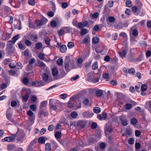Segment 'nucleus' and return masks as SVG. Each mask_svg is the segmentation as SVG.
I'll use <instances>...</instances> for the list:
<instances>
[{"label":"nucleus","instance_id":"1","mask_svg":"<svg viewBox=\"0 0 151 151\" xmlns=\"http://www.w3.org/2000/svg\"><path fill=\"white\" fill-rule=\"evenodd\" d=\"M68 106L70 108H72L75 106L77 108H80L81 107V103L78 100L76 102L73 99H70L69 101Z\"/></svg>","mask_w":151,"mask_h":151},{"label":"nucleus","instance_id":"2","mask_svg":"<svg viewBox=\"0 0 151 151\" xmlns=\"http://www.w3.org/2000/svg\"><path fill=\"white\" fill-rule=\"evenodd\" d=\"M95 50L97 52H100L102 55H104L107 52V48L106 47H99L96 48Z\"/></svg>","mask_w":151,"mask_h":151},{"label":"nucleus","instance_id":"3","mask_svg":"<svg viewBox=\"0 0 151 151\" xmlns=\"http://www.w3.org/2000/svg\"><path fill=\"white\" fill-rule=\"evenodd\" d=\"M47 21V20L46 19H43L40 20H37L35 21V24L37 28L38 27L45 24Z\"/></svg>","mask_w":151,"mask_h":151},{"label":"nucleus","instance_id":"4","mask_svg":"<svg viewBox=\"0 0 151 151\" xmlns=\"http://www.w3.org/2000/svg\"><path fill=\"white\" fill-rule=\"evenodd\" d=\"M56 102V101H54L52 99L50 100V108L53 109L55 111L58 110V106L55 104Z\"/></svg>","mask_w":151,"mask_h":151},{"label":"nucleus","instance_id":"5","mask_svg":"<svg viewBox=\"0 0 151 151\" xmlns=\"http://www.w3.org/2000/svg\"><path fill=\"white\" fill-rule=\"evenodd\" d=\"M19 35L18 34L17 35L14 36L12 39V40H9L8 41L9 45V47H10L11 48L12 47V44H14L16 41L19 38Z\"/></svg>","mask_w":151,"mask_h":151},{"label":"nucleus","instance_id":"6","mask_svg":"<svg viewBox=\"0 0 151 151\" xmlns=\"http://www.w3.org/2000/svg\"><path fill=\"white\" fill-rule=\"evenodd\" d=\"M70 62H69L68 60H67L65 63V70L67 72H68L71 69L74 68L70 67Z\"/></svg>","mask_w":151,"mask_h":151},{"label":"nucleus","instance_id":"7","mask_svg":"<svg viewBox=\"0 0 151 151\" xmlns=\"http://www.w3.org/2000/svg\"><path fill=\"white\" fill-rule=\"evenodd\" d=\"M119 119L122 124L124 126H126L128 124L127 120L125 119V116L122 115L119 116Z\"/></svg>","mask_w":151,"mask_h":151},{"label":"nucleus","instance_id":"8","mask_svg":"<svg viewBox=\"0 0 151 151\" xmlns=\"http://www.w3.org/2000/svg\"><path fill=\"white\" fill-rule=\"evenodd\" d=\"M98 119L100 120H106L107 118V114L106 113H102L101 114H99L97 116Z\"/></svg>","mask_w":151,"mask_h":151},{"label":"nucleus","instance_id":"9","mask_svg":"<svg viewBox=\"0 0 151 151\" xmlns=\"http://www.w3.org/2000/svg\"><path fill=\"white\" fill-rule=\"evenodd\" d=\"M93 114L92 112H90L88 111L84 112L82 114V115L84 117L86 118H89L92 117Z\"/></svg>","mask_w":151,"mask_h":151},{"label":"nucleus","instance_id":"10","mask_svg":"<svg viewBox=\"0 0 151 151\" xmlns=\"http://www.w3.org/2000/svg\"><path fill=\"white\" fill-rule=\"evenodd\" d=\"M90 39L89 35H87L84 37L82 41V43L85 45L88 44L90 42Z\"/></svg>","mask_w":151,"mask_h":151},{"label":"nucleus","instance_id":"11","mask_svg":"<svg viewBox=\"0 0 151 151\" xmlns=\"http://www.w3.org/2000/svg\"><path fill=\"white\" fill-rule=\"evenodd\" d=\"M39 66L42 68L41 70H43L45 72L47 71V67L46 65L43 62H40L39 63Z\"/></svg>","mask_w":151,"mask_h":151},{"label":"nucleus","instance_id":"12","mask_svg":"<svg viewBox=\"0 0 151 151\" xmlns=\"http://www.w3.org/2000/svg\"><path fill=\"white\" fill-rule=\"evenodd\" d=\"M52 75L53 76H56L58 73V70L55 67H54L52 68Z\"/></svg>","mask_w":151,"mask_h":151},{"label":"nucleus","instance_id":"13","mask_svg":"<svg viewBox=\"0 0 151 151\" xmlns=\"http://www.w3.org/2000/svg\"><path fill=\"white\" fill-rule=\"evenodd\" d=\"M87 24L88 23L86 22L83 23H79L78 24V27L80 29L82 28L85 27Z\"/></svg>","mask_w":151,"mask_h":151},{"label":"nucleus","instance_id":"14","mask_svg":"<svg viewBox=\"0 0 151 151\" xmlns=\"http://www.w3.org/2000/svg\"><path fill=\"white\" fill-rule=\"evenodd\" d=\"M126 54V51L125 50H122V51L119 52V55L122 58H123L125 56Z\"/></svg>","mask_w":151,"mask_h":151},{"label":"nucleus","instance_id":"15","mask_svg":"<svg viewBox=\"0 0 151 151\" xmlns=\"http://www.w3.org/2000/svg\"><path fill=\"white\" fill-rule=\"evenodd\" d=\"M67 50V47L65 45H62L60 48V51L61 52H65Z\"/></svg>","mask_w":151,"mask_h":151},{"label":"nucleus","instance_id":"16","mask_svg":"<svg viewBox=\"0 0 151 151\" xmlns=\"http://www.w3.org/2000/svg\"><path fill=\"white\" fill-rule=\"evenodd\" d=\"M132 11L134 13H135L137 12H138L139 13L140 11H142V9L140 8L139 9L136 6H134L132 7Z\"/></svg>","mask_w":151,"mask_h":151},{"label":"nucleus","instance_id":"17","mask_svg":"<svg viewBox=\"0 0 151 151\" xmlns=\"http://www.w3.org/2000/svg\"><path fill=\"white\" fill-rule=\"evenodd\" d=\"M4 139L5 141L10 142L12 141L14 138L12 137H5Z\"/></svg>","mask_w":151,"mask_h":151},{"label":"nucleus","instance_id":"18","mask_svg":"<svg viewBox=\"0 0 151 151\" xmlns=\"http://www.w3.org/2000/svg\"><path fill=\"white\" fill-rule=\"evenodd\" d=\"M105 132L110 133L112 132L113 130L112 127L110 126H106L105 127Z\"/></svg>","mask_w":151,"mask_h":151},{"label":"nucleus","instance_id":"19","mask_svg":"<svg viewBox=\"0 0 151 151\" xmlns=\"http://www.w3.org/2000/svg\"><path fill=\"white\" fill-rule=\"evenodd\" d=\"M45 149L47 151H51V145L49 143H47L45 144Z\"/></svg>","mask_w":151,"mask_h":151},{"label":"nucleus","instance_id":"20","mask_svg":"<svg viewBox=\"0 0 151 151\" xmlns=\"http://www.w3.org/2000/svg\"><path fill=\"white\" fill-rule=\"evenodd\" d=\"M11 108H9L8 109L7 112H6V117L9 120L11 121V115L8 113V112L9 111L11 110Z\"/></svg>","mask_w":151,"mask_h":151},{"label":"nucleus","instance_id":"21","mask_svg":"<svg viewBox=\"0 0 151 151\" xmlns=\"http://www.w3.org/2000/svg\"><path fill=\"white\" fill-rule=\"evenodd\" d=\"M29 27L30 28L37 29V27L35 26V24H33L32 22L30 21H29Z\"/></svg>","mask_w":151,"mask_h":151},{"label":"nucleus","instance_id":"22","mask_svg":"<svg viewBox=\"0 0 151 151\" xmlns=\"http://www.w3.org/2000/svg\"><path fill=\"white\" fill-rule=\"evenodd\" d=\"M29 96L28 94H25L22 96V100L24 102H26L28 101Z\"/></svg>","mask_w":151,"mask_h":151},{"label":"nucleus","instance_id":"23","mask_svg":"<svg viewBox=\"0 0 151 151\" xmlns=\"http://www.w3.org/2000/svg\"><path fill=\"white\" fill-rule=\"evenodd\" d=\"M42 78L43 80L45 81L46 82H47L48 79V76L46 73H44L42 76Z\"/></svg>","mask_w":151,"mask_h":151},{"label":"nucleus","instance_id":"24","mask_svg":"<svg viewBox=\"0 0 151 151\" xmlns=\"http://www.w3.org/2000/svg\"><path fill=\"white\" fill-rule=\"evenodd\" d=\"M51 144L55 148H57L58 147L57 143L53 140H51L50 141Z\"/></svg>","mask_w":151,"mask_h":151},{"label":"nucleus","instance_id":"25","mask_svg":"<svg viewBox=\"0 0 151 151\" xmlns=\"http://www.w3.org/2000/svg\"><path fill=\"white\" fill-rule=\"evenodd\" d=\"M101 109L98 107H96L93 108V112L96 114L99 113L101 112Z\"/></svg>","mask_w":151,"mask_h":151},{"label":"nucleus","instance_id":"26","mask_svg":"<svg viewBox=\"0 0 151 151\" xmlns=\"http://www.w3.org/2000/svg\"><path fill=\"white\" fill-rule=\"evenodd\" d=\"M18 46L19 48L22 50H24L26 48L25 46L23 45L21 42H20L18 43Z\"/></svg>","mask_w":151,"mask_h":151},{"label":"nucleus","instance_id":"27","mask_svg":"<svg viewBox=\"0 0 151 151\" xmlns=\"http://www.w3.org/2000/svg\"><path fill=\"white\" fill-rule=\"evenodd\" d=\"M79 124L81 127L82 128L84 127L86 125V123L82 121H79Z\"/></svg>","mask_w":151,"mask_h":151},{"label":"nucleus","instance_id":"28","mask_svg":"<svg viewBox=\"0 0 151 151\" xmlns=\"http://www.w3.org/2000/svg\"><path fill=\"white\" fill-rule=\"evenodd\" d=\"M96 95L98 96H101L103 94L102 91L101 90H99L96 91Z\"/></svg>","mask_w":151,"mask_h":151},{"label":"nucleus","instance_id":"29","mask_svg":"<svg viewBox=\"0 0 151 151\" xmlns=\"http://www.w3.org/2000/svg\"><path fill=\"white\" fill-rule=\"evenodd\" d=\"M88 31L85 29H82L81 30L80 34L82 35H83L85 34L88 33Z\"/></svg>","mask_w":151,"mask_h":151},{"label":"nucleus","instance_id":"30","mask_svg":"<svg viewBox=\"0 0 151 151\" xmlns=\"http://www.w3.org/2000/svg\"><path fill=\"white\" fill-rule=\"evenodd\" d=\"M35 47L37 49H41L42 47V44L40 42L37 43L35 45Z\"/></svg>","mask_w":151,"mask_h":151},{"label":"nucleus","instance_id":"31","mask_svg":"<svg viewBox=\"0 0 151 151\" xmlns=\"http://www.w3.org/2000/svg\"><path fill=\"white\" fill-rule=\"evenodd\" d=\"M37 87L43 86L45 85V83H44L42 81H37Z\"/></svg>","mask_w":151,"mask_h":151},{"label":"nucleus","instance_id":"32","mask_svg":"<svg viewBox=\"0 0 151 151\" xmlns=\"http://www.w3.org/2000/svg\"><path fill=\"white\" fill-rule=\"evenodd\" d=\"M38 142L40 143L43 144L45 142V139L44 137H40L39 138Z\"/></svg>","mask_w":151,"mask_h":151},{"label":"nucleus","instance_id":"33","mask_svg":"<svg viewBox=\"0 0 151 151\" xmlns=\"http://www.w3.org/2000/svg\"><path fill=\"white\" fill-rule=\"evenodd\" d=\"M98 64L97 62H95L93 65L92 67V69L93 70H96L98 68Z\"/></svg>","mask_w":151,"mask_h":151},{"label":"nucleus","instance_id":"34","mask_svg":"<svg viewBox=\"0 0 151 151\" xmlns=\"http://www.w3.org/2000/svg\"><path fill=\"white\" fill-rule=\"evenodd\" d=\"M30 109L32 111H35L37 109V106L35 104H32L29 107Z\"/></svg>","mask_w":151,"mask_h":151},{"label":"nucleus","instance_id":"35","mask_svg":"<svg viewBox=\"0 0 151 151\" xmlns=\"http://www.w3.org/2000/svg\"><path fill=\"white\" fill-rule=\"evenodd\" d=\"M56 62L58 65H61L63 64V60L61 58H59L57 59Z\"/></svg>","mask_w":151,"mask_h":151},{"label":"nucleus","instance_id":"36","mask_svg":"<svg viewBox=\"0 0 151 151\" xmlns=\"http://www.w3.org/2000/svg\"><path fill=\"white\" fill-rule=\"evenodd\" d=\"M22 53L24 56L28 57L29 53V50L27 49L23 52Z\"/></svg>","mask_w":151,"mask_h":151},{"label":"nucleus","instance_id":"37","mask_svg":"<svg viewBox=\"0 0 151 151\" xmlns=\"http://www.w3.org/2000/svg\"><path fill=\"white\" fill-rule=\"evenodd\" d=\"M55 137L57 139H59L61 137V133L60 132H56L55 134Z\"/></svg>","mask_w":151,"mask_h":151},{"label":"nucleus","instance_id":"38","mask_svg":"<svg viewBox=\"0 0 151 151\" xmlns=\"http://www.w3.org/2000/svg\"><path fill=\"white\" fill-rule=\"evenodd\" d=\"M147 86L146 85L144 84L141 86V90L142 91H145L147 90Z\"/></svg>","mask_w":151,"mask_h":151},{"label":"nucleus","instance_id":"39","mask_svg":"<svg viewBox=\"0 0 151 151\" xmlns=\"http://www.w3.org/2000/svg\"><path fill=\"white\" fill-rule=\"evenodd\" d=\"M99 39L98 37H94L92 39L93 42L95 44H97L99 42Z\"/></svg>","mask_w":151,"mask_h":151},{"label":"nucleus","instance_id":"40","mask_svg":"<svg viewBox=\"0 0 151 151\" xmlns=\"http://www.w3.org/2000/svg\"><path fill=\"white\" fill-rule=\"evenodd\" d=\"M99 146L101 149L103 150L105 148L106 144L105 143L102 142L100 144Z\"/></svg>","mask_w":151,"mask_h":151},{"label":"nucleus","instance_id":"41","mask_svg":"<svg viewBox=\"0 0 151 151\" xmlns=\"http://www.w3.org/2000/svg\"><path fill=\"white\" fill-rule=\"evenodd\" d=\"M103 78L104 79L106 80V81H108L109 80V75L108 74L106 73L103 75Z\"/></svg>","mask_w":151,"mask_h":151},{"label":"nucleus","instance_id":"42","mask_svg":"<svg viewBox=\"0 0 151 151\" xmlns=\"http://www.w3.org/2000/svg\"><path fill=\"white\" fill-rule=\"evenodd\" d=\"M137 122V120L135 118H132L131 121V123L133 125H135Z\"/></svg>","mask_w":151,"mask_h":151},{"label":"nucleus","instance_id":"43","mask_svg":"<svg viewBox=\"0 0 151 151\" xmlns=\"http://www.w3.org/2000/svg\"><path fill=\"white\" fill-rule=\"evenodd\" d=\"M77 67H80V65L83 62V60L82 58H80L78 59L77 61Z\"/></svg>","mask_w":151,"mask_h":151},{"label":"nucleus","instance_id":"44","mask_svg":"<svg viewBox=\"0 0 151 151\" xmlns=\"http://www.w3.org/2000/svg\"><path fill=\"white\" fill-rule=\"evenodd\" d=\"M65 33V31L63 29H61L59 30L58 32V34L59 36H62Z\"/></svg>","mask_w":151,"mask_h":151},{"label":"nucleus","instance_id":"45","mask_svg":"<svg viewBox=\"0 0 151 151\" xmlns=\"http://www.w3.org/2000/svg\"><path fill=\"white\" fill-rule=\"evenodd\" d=\"M135 72V70L133 68H132L128 70V73L133 75H134Z\"/></svg>","mask_w":151,"mask_h":151},{"label":"nucleus","instance_id":"46","mask_svg":"<svg viewBox=\"0 0 151 151\" xmlns=\"http://www.w3.org/2000/svg\"><path fill=\"white\" fill-rule=\"evenodd\" d=\"M99 78L98 77L93 78L91 79L92 82L94 83H96L99 82Z\"/></svg>","mask_w":151,"mask_h":151},{"label":"nucleus","instance_id":"47","mask_svg":"<svg viewBox=\"0 0 151 151\" xmlns=\"http://www.w3.org/2000/svg\"><path fill=\"white\" fill-rule=\"evenodd\" d=\"M47 102L46 101H42L40 103V108L45 107L47 106Z\"/></svg>","mask_w":151,"mask_h":151},{"label":"nucleus","instance_id":"48","mask_svg":"<svg viewBox=\"0 0 151 151\" xmlns=\"http://www.w3.org/2000/svg\"><path fill=\"white\" fill-rule=\"evenodd\" d=\"M51 27H55L57 26V23L55 20L52 21L50 23Z\"/></svg>","mask_w":151,"mask_h":151},{"label":"nucleus","instance_id":"49","mask_svg":"<svg viewBox=\"0 0 151 151\" xmlns=\"http://www.w3.org/2000/svg\"><path fill=\"white\" fill-rule=\"evenodd\" d=\"M77 113L76 111H73L71 113V116L73 118H76L77 117Z\"/></svg>","mask_w":151,"mask_h":151},{"label":"nucleus","instance_id":"50","mask_svg":"<svg viewBox=\"0 0 151 151\" xmlns=\"http://www.w3.org/2000/svg\"><path fill=\"white\" fill-rule=\"evenodd\" d=\"M125 107L127 110L130 109L132 107V105L129 103H127L125 104Z\"/></svg>","mask_w":151,"mask_h":151},{"label":"nucleus","instance_id":"51","mask_svg":"<svg viewBox=\"0 0 151 151\" xmlns=\"http://www.w3.org/2000/svg\"><path fill=\"white\" fill-rule=\"evenodd\" d=\"M38 57L41 60H44L45 58V55L42 53H40L39 54Z\"/></svg>","mask_w":151,"mask_h":151},{"label":"nucleus","instance_id":"52","mask_svg":"<svg viewBox=\"0 0 151 151\" xmlns=\"http://www.w3.org/2000/svg\"><path fill=\"white\" fill-rule=\"evenodd\" d=\"M25 44L28 46H31L32 44L31 42L28 40H26L24 42Z\"/></svg>","mask_w":151,"mask_h":151},{"label":"nucleus","instance_id":"53","mask_svg":"<svg viewBox=\"0 0 151 151\" xmlns=\"http://www.w3.org/2000/svg\"><path fill=\"white\" fill-rule=\"evenodd\" d=\"M38 36L37 35H32L31 36V38L33 41L36 40L38 39Z\"/></svg>","mask_w":151,"mask_h":151},{"label":"nucleus","instance_id":"54","mask_svg":"<svg viewBox=\"0 0 151 151\" xmlns=\"http://www.w3.org/2000/svg\"><path fill=\"white\" fill-rule=\"evenodd\" d=\"M74 46V43L72 42H69L68 44V47L69 48H73Z\"/></svg>","mask_w":151,"mask_h":151},{"label":"nucleus","instance_id":"55","mask_svg":"<svg viewBox=\"0 0 151 151\" xmlns=\"http://www.w3.org/2000/svg\"><path fill=\"white\" fill-rule=\"evenodd\" d=\"M108 19L109 22H113L114 21L115 18L113 17H108Z\"/></svg>","mask_w":151,"mask_h":151},{"label":"nucleus","instance_id":"56","mask_svg":"<svg viewBox=\"0 0 151 151\" xmlns=\"http://www.w3.org/2000/svg\"><path fill=\"white\" fill-rule=\"evenodd\" d=\"M29 80L28 78H25L23 79L22 82L25 85L27 84L29 82Z\"/></svg>","mask_w":151,"mask_h":151},{"label":"nucleus","instance_id":"57","mask_svg":"<svg viewBox=\"0 0 151 151\" xmlns=\"http://www.w3.org/2000/svg\"><path fill=\"white\" fill-rule=\"evenodd\" d=\"M126 5L128 7H131L132 5V2L130 0H127L126 2Z\"/></svg>","mask_w":151,"mask_h":151},{"label":"nucleus","instance_id":"58","mask_svg":"<svg viewBox=\"0 0 151 151\" xmlns=\"http://www.w3.org/2000/svg\"><path fill=\"white\" fill-rule=\"evenodd\" d=\"M128 142L130 145L133 144L134 143V139L132 138H130L129 139Z\"/></svg>","mask_w":151,"mask_h":151},{"label":"nucleus","instance_id":"59","mask_svg":"<svg viewBox=\"0 0 151 151\" xmlns=\"http://www.w3.org/2000/svg\"><path fill=\"white\" fill-rule=\"evenodd\" d=\"M119 35L123 37H124L125 38H127V35L126 33L124 32H121V33H120Z\"/></svg>","mask_w":151,"mask_h":151},{"label":"nucleus","instance_id":"60","mask_svg":"<svg viewBox=\"0 0 151 151\" xmlns=\"http://www.w3.org/2000/svg\"><path fill=\"white\" fill-rule=\"evenodd\" d=\"M138 32L137 29H134L133 31L132 35L134 36H136L138 35Z\"/></svg>","mask_w":151,"mask_h":151},{"label":"nucleus","instance_id":"61","mask_svg":"<svg viewBox=\"0 0 151 151\" xmlns=\"http://www.w3.org/2000/svg\"><path fill=\"white\" fill-rule=\"evenodd\" d=\"M146 55L147 58H149L151 55V51L150 50H147L146 52Z\"/></svg>","mask_w":151,"mask_h":151},{"label":"nucleus","instance_id":"62","mask_svg":"<svg viewBox=\"0 0 151 151\" xmlns=\"http://www.w3.org/2000/svg\"><path fill=\"white\" fill-rule=\"evenodd\" d=\"M31 100L33 102H35L37 99V97L35 96H32L31 98Z\"/></svg>","mask_w":151,"mask_h":151},{"label":"nucleus","instance_id":"63","mask_svg":"<svg viewBox=\"0 0 151 151\" xmlns=\"http://www.w3.org/2000/svg\"><path fill=\"white\" fill-rule=\"evenodd\" d=\"M28 115L30 116H32L33 114V113L31 110H29L27 111Z\"/></svg>","mask_w":151,"mask_h":151},{"label":"nucleus","instance_id":"64","mask_svg":"<svg viewBox=\"0 0 151 151\" xmlns=\"http://www.w3.org/2000/svg\"><path fill=\"white\" fill-rule=\"evenodd\" d=\"M29 4L31 5H35V2L34 0H29L28 1Z\"/></svg>","mask_w":151,"mask_h":151}]
</instances>
